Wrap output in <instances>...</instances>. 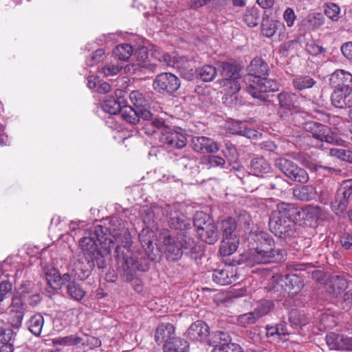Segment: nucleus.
<instances>
[{
    "instance_id": "nucleus-1",
    "label": "nucleus",
    "mask_w": 352,
    "mask_h": 352,
    "mask_svg": "<svg viewBox=\"0 0 352 352\" xmlns=\"http://www.w3.org/2000/svg\"><path fill=\"white\" fill-rule=\"evenodd\" d=\"M153 233L142 230L139 234L142 247L146 255L131 252V235L127 230L122 229L118 234H113L116 241L120 243L116 246L115 258L120 268L121 277L125 282H131L137 276V272H144L149 270L151 261H157L161 257V252L152 240Z\"/></svg>"
},
{
    "instance_id": "nucleus-2",
    "label": "nucleus",
    "mask_w": 352,
    "mask_h": 352,
    "mask_svg": "<svg viewBox=\"0 0 352 352\" xmlns=\"http://www.w3.org/2000/svg\"><path fill=\"white\" fill-rule=\"evenodd\" d=\"M250 252L246 258L257 264L280 262L286 257V251L276 248L273 237L269 233L258 230L248 237Z\"/></svg>"
},
{
    "instance_id": "nucleus-3",
    "label": "nucleus",
    "mask_w": 352,
    "mask_h": 352,
    "mask_svg": "<svg viewBox=\"0 0 352 352\" xmlns=\"http://www.w3.org/2000/svg\"><path fill=\"white\" fill-rule=\"evenodd\" d=\"M247 71L245 90L253 98L265 101L267 92L278 90L276 81L265 77L268 75L269 66L262 58H254L248 66Z\"/></svg>"
},
{
    "instance_id": "nucleus-4",
    "label": "nucleus",
    "mask_w": 352,
    "mask_h": 352,
    "mask_svg": "<svg viewBox=\"0 0 352 352\" xmlns=\"http://www.w3.org/2000/svg\"><path fill=\"white\" fill-rule=\"evenodd\" d=\"M107 237L103 232V228L99 226L94 230L85 233V236L79 241V247L84 254L87 265L82 269L90 272L94 267L104 270L107 267V262L98 249L99 245L106 244Z\"/></svg>"
},
{
    "instance_id": "nucleus-5",
    "label": "nucleus",
    "mask_w": 352,
    "mask_h": 352,
    "mask_svg": "<svg viewBox=\"0 0 352 352\" xmlns=\"http://www.w3.org/2000/svg\"><path fill=\"white\" fill-rule=\"evenodd\" d=\"M132 106L128 102L122 110V118L131 124L140 122L141 120L152 118V113L148 109V102L143 94L139 91H133L129 95Z\"/></svg>"
},
{
    "instance_id": "nucleus-6",
    "label": "nucleus",
    "mask_w": 352,
    "mask_h": 352,
    "mask_svg": "<svg viewBox=\"0 0 352 352\" xmlns=\"http://www.w3.org/2000/svg\"><path fill=\"white\" fill-rule=\"evenodd\" d=\"M219 72L222 76L219 83L224 90L230 94V98L233 100L234 95L239 92L241 88L246 87L245 76L241 74V67L236 64L223 62L219 67Z\"/></svg>"
},
{
    "instance_id": "nucleus-7",
    "label": "nucleus",
    "mask_w": 352,
    "mask_h": 352,
    "mask_svg": "<svg viewBox=\"0 0 352 352\" xmlns=\"http://www.w3.org/2000/svg\"><path fill=\"white\" fill-rule=\"evenodd\" d=\"M302 129L311 134V137L320 142L340 145L344 141L333 132L331 127L315 121H308L302 124Z\"/></svg>"
},
{
    "instance_id": "nucleus-8",
    "label": "nucleus",
    "mask_w": 352,
    "mask_h": 352,
    "mask_svg": "<svg viewBox=\"0 0 352 352\" xmlns=\"http://www.w3.org/2000/svg\"><path fill=\"white\" fill-rule=\"evenodd\" d=\"M160 142L167 149H180L187 144L186 135L184 129L177 126H169L166 123L159 136Z\"/></svg>"
},
{
    "instance_id": "nucleus-9",
    "label": "nucleus",
    "mask_w": 352,
    "mask_h": 352,
    "mask_svg": "<svg viewBox=\"0 0 352 352\" xmlns=\"http://www.w3.org/2000/svg\"><path fill=\"white\" fill-rule=\"evenodd\" d=\"M153 89L164 96H174L181 87L180 79L171 72H162L153 81Z\"/></svg>"
},
{
    "instance_id": "nucleus-10",
    "label": "nucleus",
    "mask_w": 352,
    "mask_h": 352,
    "mask_svg": "<svg viewBox=\"0 0 352 352\" xmlns=\"http://www.w3.org/2000/svg\"><path fill=\"white\" fill-rule=\"evenodd\" d=\"M275 166L287 178L294 182L306 183L309 180V175L307 171L290 160L280 157L276 160Z\"/></svg>"
},
{
    "instance_id": "nucleus-11",
    "label": "nucleus",
    "mask_w": 352,
    "mask_h": 352,
    "mask_svg": "<svg viewBox=\"0 0 352 352\" xmlns=\"http://www.w3.org/2000/svg\"><path fill=\"white\" fill-rule=\"evenodd\" d=\"M162 213L171 229L184 231L192 228L191 219L178 210L175 206H166Z\"/></svg>"
},
{
    "instance_id": "nucleus-12",
    "label": "nucleus",
    "mask_w": 352,
    "mask_h": 352,
    "mask_svg": "<svg viewBox=\"0 0 352 352\" xmlns=\"http://www.w3.org/2000/svg\"><path fill=\"white\" fill-rule=\"evenodd\" d=\"M269 226L276 236L287 243L298 235L297 224L294 221L270 220Z\"/></svg>"
},
{
    "instance_id": "nucleus-13",
    "label": "nucleus",
    "mask_w": 352,
    "mask_h": 352,
    "mask_svg": "<svg viewBox=\"0 0 352 352\" xmlns=\"http://www.w3.org/2000/svg\"><path fill=\"white\" fill-rule=\"evenodd\" d=\"M125 94L124 91L117 89L115 91L116 97H106L102 102V109L109 114L116 115L120 113L122 116L123 108L127 103V100L124 97Z\"/></svg>"
},
{
    "instance_id": "nucleus-14",
    "label": "nucleus",
    "mask_w": 352,
    "mask_h": 352,
    "mask_svg": "<svg viewBox=\"0 0 352 352\" xmlns=\"http://www.w3.org/2000/svg\"><path fill=\"white\" fill-rule=\"evenodd\" d=\"M297 215H300V211L294 204L281 202L278 204L276 208L271 212L270 220L296 221Z\"/></svg>"
},
{
    "instance_id": "nucleus-15",
    "label": "nucleus",
    "mask_w": 352,
    "mask_h": 352,
    "mask_svg": "<svg viewBox=\"0 0 352 352\" xmlns=\"http://www.w3.org/2000/svg\"><path fill=\"white\" fill-rule=\"evenodd\" d=\"M329 85L335 89L352 91V74L343 69H336L329 78Z\"/></svg>"
},
{
    "instance_id": "nucleus-16",
    "label": "nucleus",
    "mask_w": 352,
    "mask_h": 352,
    "mask_svg": "<svg viewBox=\"0 0 352 352\" xmlns=\"http://www.w3.org/2000/svg\"><path fill=\"white\" fill-rule=\"evenodd\" d=\"M177 237L183 254L192 260H197L201 256V246L197 244L192 238L186 234Z\"/></svg>"
},
{
    "instance_id": "nucleus-17",
    "label": "nucleus",
    "mask_w": 352,
    "mask_h": 352,
    "mask_svg": "<svg viewBox=\"0 0 352 352\" xmlns=\"http://www.w3.org/2000/svg\"><path fill=\"white\" fill-rule=\"evenodd\" d=\"M164 252L167 260L170 261H178L183 255L181 246L178 242V237L168 235L163 239Z\"/></svg>"
},
{
    "instance_id": "nucleus-18",
    "label": "nucleus",
    "mask_w": 352,
    "mask_h": 352,
    "mask_svg": "<svg viewBox=\"0 0 352 352\" xmlns=\"http://www.w3.org/2000/svg\"><path fill=\"white\" fill-rule=\"evenodd\" d=\"M193 150L202 154L215 153L219 150L218 144L205 136H195L191 139Z\"/></svg>"
},
{
    "instance_id": "nucleus-19",
    "label": "nucleus",
    "mask_w": 352,
    "mask_h": 352,
    "mask_svg": "<svg viewBox=\"0 0 352 352\" xmlns=\"http://www.w3.org/2000/svg\"><path fill=\"white\" fill-rule=\"evenodd\" d=\"M326 342L330 349L352 350V338L343 334L331 332L326 336Z\"/></svg>"
},
{
    "instance_id": "nucleus-20",
    "label": "nucleus",
    "mask_w": 352,
    "mask_h": 352,
    "mask_svg": "<svg viewBox=\"0 0 352 352\" xmlns=\"http://www.w3.org/2000/svg\"><path fill=\"white\" fill-rule=\"evenodd\" d=\"M212 278L217 284L226 285L235 280L236 274L232 266L223 265L212 271Z\"/></svg>"
},
{
    "instance_id": "nucleus-21",
    "label": "nucleus",
    "mask_w": 352,
    "mask_h": 352,
    "mask_svg": "<svg viewBox=\"0 0 352 352\" xmlns=\"http://www.w3.org/2000/svg\"><path fill=\"white\" fill-rule=\"evenodd\" d=\"M210 335L208 326L202 320L192 323L187 331V336L192 340L201 341Z\"/></svg>"
},
{
    "instance_id": "nucleus-22",
    "label": "nucleus",
    "mask_w": 352,
    "mask_h": 352,
    "mask_svg": "<svg viewBox=\"0 0 352 352\" xmlns=\"http://www.w3.org/2000/svg\"><path fill=\"white\" fill-rule=\"evenodd\" d=\"M175 327L170 323H162L158 325L155 333V340L158 344H166L169 340L176 338Z\"/></svg>"
},
{
    "instance_id": "nucleus-23",
    "label": "nucleus",
    "mask_w": 352,
    "mask_h": 352,
    "mask_svg": "<svg viewBox=\"0 0 352 352\" xmlns=\"http://www.w3.org/2000/svg\"><path fill=\"white\" fill-rule=\"evenodd\" d=\"M67 279L68 281L64 285L67 293L72 298L77 301L81 300L85 295V292L80 284L81 280H76L75 277L70 274Z\"/></svg>"
},
{
    "instance_id": "nucleus-24",
    "label": "nucleus",
    "mask_w": 352,
    "mask_h": 352,
    "mask_svg": "<svg viewBox=\"0 0 352 352\" xmlns=\"http://www.w3.org/2000/svg\"><path fill=\"white\" fill-rule=\"evenodd\" d=\"M279 28H284L283 23L270 18L265 13L263 14L261 23V33L264 36L267 38L272 37Z\"/></svg>"
},
{
    "instance_id": "nucleus-25",
    "label": "nucleus",
    "mask_w": 352,
    "mask_h": 352,
    "mask_svg": "<svg viewBox=\"0 0 352 352\" xmlns=\"http://www.w3.org/2000/svg\"><path fill=\"white\" fill-rule=\"evenodd\" d=\"M69 275V274L65 273L60 276L59 272L54 268L45 272L46 281L53 289H58L64 286L65 283L68 281Z\"/></svg>"
},
{
    "instance_id": "nucleus-26",
    "label": "nucleus",
    "mask_w": 352,
    "mask_h": 352,
    "mask_svg": "<svg viewBox=\"0 0 352 352\" xmlns=\"http://www.w3.org/2000/svg\"><path fill=\"white\" fill-rule=\"evenodd\" d=\"M263 185L267 189L276 192H281L287 188V182L280 175L276 173H270L265 176Z\"/></svg>"
},
{
    "instance_id": "nucleus-27",
    "label": "nucleus",
    "mask_w": 352,
    "mask_h": 352,
    "mask_svg": "<svg viewBox=\"0 0 352 352\" xmlns=\"http://www.w3.org/2000/svg\"><path fill=\"white\" fill-rule=\"evenodd\" d=\"M142 125V129L144 133L148 135H152L156 133L158 129L160 132L162 128L165 126L166 122L162 118H154L152 114V118L148 120H141L140 122Z\"/></svg>"
},
{
    "instance_id": "nucleus-28",
    "label": "nucleus",
    "mask_w": 352,
    "mask_h": 352,
    "mask_svg": "<svg viewBox=\"0 0 352 352\" xmlns=\"http://www.w3.org/2000/svg\"><path fill=\"white\" fill-rule=\"evenodd\" d=\"M221 230L223 234V239L237 238L239 230L236 220L232 217L223 220L221 223Z\"/></svg>"
},
{
    "instance_id": "nucleus-29",
    "label": "nucleus",
    "mask_w": 352,
    "mask_h": 352,
    "mask_svg": "<svg viewBox=\"0 0 352 352\" xmlns=\"http://www.w3.org/2000/svg\"><path fill=\"white\" fill-rule=\"evenodd\" d=\"M352 91H345L343 89H335L331 95V104L336 108L343 109L350 107V100L348 99Z\"/></svg>"
},
{
    "instance_id": "nucleus-30",
    "label": "nucleus",
    "mask_w": 352,
    "mask_h": 352,
    "mask_svg": "<svg viewBox=\"0 0 352 352\" xmlns=\"http://www.w3.org/2000/svg\"><path fill=\"white\" fill-rule=\"evenodd\" d=\"M280 109L292 110L297 107L298 97L295 94L282 91L277 96Z\"/></svg>"
},
{
    "instance_id": "nucleus-31",
    "label": "nucleus",
    "mask_w": 352,
    "mask_h": 352,
    "mask_svg": "<svg viewBox=\"0 0 352 352\" xmlns=\"http://www.w3.org/2000/svg\"><path fill=\"white\" fill-rule=\"evenodd\" d=\"M294 197L300 201H308L316 198V189L311 185L295 187L293 190Z\"/></svg>"
},
{
    "instance_id": "nucleus-32",
    "label": "nucleus",
    "mask_w": 352,
    "mask_h": 352,
    "mask_svg": "<svg viewBox=\"0 0 352 352\" xmlns=\"http://www.w3.org/2000/svg\"><path fill=\"white\" fill-rule=\"evenodd\" d=\"M177 165L181 173L187 175L194 171H197V164L195 157L189 155H184L177 161Z\"/></svg>"
},
{
    "instance_id": "nucleus-33",
    "label": "nucleus",
    "mask_w": 352,
    "mask_h": 352,
    "mask_svg": "<svg viewBox=\"0 0 352 352\" xmlns=\"http://www.w3.org/2000/svg\"><path fill=\"white\" fill-rule=\"evenodd\" d=\"M197 234L203 241L210 245L214 244L219 239V230L214 222L198 231Z\"/></svg>"
},
{
    "instance_id": "nucleus-34",
    "label": "nucleus",
    "mask_w": 352,
    "mask_h": 352,
    "mask_svg": "<svg viewBox=\"0 0 352 352\" xmlns=\"http://www.w3.org/2000/svg\"><path fill=\"white\" fill-rule=\"evenodd\" d=\"M327 285L329 293L338 296L348 287V282L343 276H335L330 278Z\"/></svg>"
},
{
    "instance_id": "nucleus-35",
    "label": "nucleus",
    "mask_w": 352,
    "mask_h": 352,
    "mask_svg": "<svg viewBox=\"0 0 352 352\" xmlns=\"http://www.w3.org/2000/svg\"><path fill=\"white\" fill-rule=\"evenodd\" d=\"M44 318L39 314L32 316L27 321L26 325L28 330L35 336H40L44 326Z\"/></svg>"
},
{
    "instance_id": "nucleus-36",
    "label": "nucleus",
    "mask_w": 352,
    "mask_h": 352,
    "mask_svg": "<svg viewBox=\"0 0 352 352\" xmlns=\"http://www.w3.org/2000/svg\"><path fill=\"white\" fill-rule=\"evenodd\" d=\"M164 352H188V342L180 338H173L164 344Z\"/></svg>"
},
{
    "instance_id": "nucleus-37",
    "label": "nucleus",
    "mask_w": 352,
    "mask_h": 352,
    "mask_svg": "<svg viewBox=\"0 0 352 352\" xmlns=\"http://www.w3.org/2000/svg\"><path fill=\"white\" fill-rule=\"evenodd\" d=\"M316 84V81L308 75L298 76L292 80L294 89L298 91L312 88Z\"/></svg>"
},
{
    "instance_id": "nucleus-38",
    "label": "nucleus",
    "mask_w": 352,
    "mask_h": 352,
    "mask_svg": "<svg viewBox=\"0 0 352 352\" xmlns=\"http://www.w3.org/2000/svg\"><path fill=\"white\" fill-rule=\"evenodd\" d=\"M250 168L254 175H267L268 173H270L271 166L264 158L255 157L251 160Z\"/></svg>"
},
{
    "instance_id": "nucleus-39",
    "label": "nucleus",
    "mask_w": 352,
    "mask_h": 352,
    "mask_svg": "<svg viewBox=\"0 0 352 352\" xmlns=\"http://www.w3.org/2000/svg\"><path fill=\"white\" fill-rule=\"evenodd\" d=\"M214 223L213 219L209 214L204 211L196 212L193 217L192 224L196 228V232L202 230L203 228L208 227Z\"/></svg>"
},
{
    "instance_id": "nucleus-40",
    "label": "nucleus",
    "mask_w": 352,
    "mask_h": 352,
    "mask_svg": "<svg viewBox=\"0 0 352 352\" xmlns=\"http://www.w3.org/2000/svg\"><path fill=\"white\" fill-rule=\"evenodd\" d=\"M157 66L151 63H142L138 64H129L124 66V71L126 73L137 74L139 72H148L153 74L157 71Z\"/></svg>"
},
{
    "instance_id": "nucleus-41",
    "label": "nucleus",
    "mask_w": 352,
    "mask_h": 352,
    "mask_svg": "<svg viewBox=\"0 0 352 352\" xmlns=\"http://www.w3.org/2000/svg\"><path fill=\"white\" fill-rule=\"evenodd\" d=\"M209 336V344L214 348L220 347L221 345H224L231 341L230 335L227 332L222 331L213 332Z\"/></svg>"
},
{
    "instance_id": "nucleus-42",
    "label": "nucleus",
    "mask_w": 352,
    "mask_h": 352,
    "mask_svg": "<svg viewBox=\"0 0 352 352\" xmlns=\"http://www.w3.org/2000/svg\"><path fill=\"white\" fill-rule=\"evenodd\" d=\"M239 244V241L237 238L223 239L219 252L223 256H229L236 251Z\"/></svg>"
},
{
    "instance_id": "nucleus-43",
    "label": "nucleus",
    "mask_w": 352,
    "mask_h": 352,
    "mask_svg": "<svg viewBox=\"0 0 352 352\" xmlns=\"http://www.w3.org/2000/svg\"><path fill=\"white\" fill-rule=\"evenodd\" d=\"M349 202L336 191L334 200L331 203V208L337 215L343 214L347 209Z\"/></svg>"
},
{
    "instance_id": "nucleus-44",
    "label": "nucleus",
    "mask_w": 352,
    "mask_h": 352,
    "mask_svg": "<svg viewBox=\"0 0 352 352\" xmlns=\"http://www.w3.org/2000/svg\"><path fill=\"white\" fill-rule=\"evenodd\" d=\"M54 343L63 346H78L80 344L85 345V340L82 337L75 334L63 338H58L54 340Z\"/></svg>"
},
{
    "instance_id": "nucleus-45",
    "label": "nucleus",
    "mask_w": 352,
    "mask_h": 352,
    "mask_svg": "<svg viewBox=\"0 0 352 352\" xmlns=\"http://www.w3.org/2000/svg\"><path fill=\"white\" fill-rule=\"evenodd\" d=\"M133 52V47L127 43L118 45L113 50V54L120 60H127Z\"/></svg>"
},
{
    "instance_id": "nucleus-46",
    "label": "nucleus",
    "mask_w": 352,
    "mask_h": 352,
    "mask_svg": "<svg viewBox=\"0 0 352 352\" xmlns=\"http://www.w3.org/2000/svg\"><path fill=\"white\" fill-rule=\"evenodd\" d=\"M197 74L199 78L205 82H210L214 80L217 74L216 67L206 65L197 70Z\"/></svg>"
},
{
    "instance_id": "nucleus-47",
    "label": "nucleus",
    "mask_w": 352,
    "mask_h": 352,
    "mask_svg": "<svg viewBox=\"0 0 352 352\" xmlns=\"http://www.w3.org/2000/svg\"><path fill=\"white\" fill-rule=\"evenodd\" d=\"M285 285L292 293H298L304 286L300 277L296 274L287 275L285 277Z\"/></svg>"
},
{
    "instance_id": "nucleus-48",
    "label": "nucleus",
    "mask_w": 352,
    "mask_h": 352,
    "mask_svg": "<svg viewBox=\"0 0 352 352\" xmlns=\"http://www.w3.org/2000/svg\"><path fill=\"white\" fill-rule=\"evenodd\" d=\"M244 21L249 27L256 26L260 21L258 9L255 7L247 8L244 14Z\"/></svg>"
},
{
    "instance_id": "nucleus-49",
    "label": "nucleus",
    "mask_w": 352,
    "mask_h": 352,
    "mask_svg": "<svg viewBox=\"0 0 352 352\" xmlns=\"http://www.w3.org/2000/svg\"><path fill=\"white\" fill-rule=\"evenodd\" d=\"M274 307V303L269 300H262L257 303L256 307L254 309V314L258 318L263 317L268 314Z\"/></svg>"
},
{
    "instance_id": "nucleus-50",
    "label": "nucleus",
    "mask_w": 352,
    "mask_h": 352,
    "mask_svg": "<svg viewBox=\"0 0 352 352\" xmlns=\"http://www.w3.org/2000/svg\"><path fill=\"white\" fill-rule=\"evenodd\" d=\"M329 155L343 161L352 162V152L347 149L340 148H329Z\"/></svg>"
},
{
    "instance_id": "nucleus-51",
    "label": "nucleus",
    "mask_w": 352,
    "mask_h": 352,
    "mask_svg": "<svg viewBox=\"0 0 352 352\" xmlns=\"http://www.w3.org/2000/svg\"><path fill=\"white\" fill-rule=\"evenodd\" d=\"M259 320L254 312L250 311L238 316V324L243 327L255 324Z\"/></svg>"
},
{
    "instance_id": "nucleus-52",
    "label": "nucleus",
    "mask_w": 352,
    "mask_h": 352,
    "mask_svg": "<svg viewBox=\"0 0 352 352\" xmlns=\"http://www.w3.org/2000/svg\"><path fill=\"white\" fill-rule=\"evenodd\" d=\"M337 192L349 202L352 196V179L342 181Z\"/></svg>"
},
{
    "instance_id": "nucleus-53",
    "label": "nucleus",
    "mask_w": 352,
    "mask_h": 352,
    "mask_svg": "<svg viewBox=\"0 0 352 352\" xmlns=\"http://www.w3.org/2000/svg\"><path fill=\"white\" fill-rule=\"evenodd\" d=\"M340 12V7L333 3H327L324 8L325 15L332 21H337L339 19Z\"/></svg>"
},
{
    "instance_id": "nucleus-54",
    "label": "nucleus",
    "mask_w": 352,
    "mask_h": 352,
    "mask_svg": "<svg viewBox=\"0 0 352 352\" xmlns=\"http://www.w3.org/2000/svg\"><path fill=\"white\" fill-rule=\"evenodd\" d=\"M307 23L309 28L316 30L324 24V18L322 14L315 13L308 16Z\"/></svg>"
},
{
    "instance_id": "nucleus-55",
    "label": "nucleus",
    "mask_w": 352,
    "mask_h": 352,
    "mask_svg": "<svg viewBox=\"0 0 352 352\" xmlns=\"http://www.w3.org/2000/svg\"><path fill=\"white\" fill-rule=\"evenodd\" d=\"M124 67L120 64L108 63L100 69V72L105 76H113L118 74Z\"/></svg>"
},
{
    "instance_id": "nucleus-56",
    "label": "nucleus",
    "mask_w": 352,
    "mask_h": 352,
    "mask_svg": "<svg viewBox=\"0 0 352 352\" xmlns=\"http://www.w3.org/2000/svg\"><path fill=\"white\" fill-rule=\"evenodd\" d=\"M293 158L309 169H316L315 164L311 162L310 157L306 153L300 152L293 153Z\"/></svg>"
},
{
    "instance_id": "nucleus-57",
    "label": "nucleus",
    "mask_w": 352,
    "mask_h": 352,
    "mask_svg": "<svg viewBox=\"0 0 352 352\" xmlns=\"http://www.w3.org/2000/svg\"><path fill=\"white\" fill-rule=\"evenodd\" d=\"M12 289V285L10 281L3 280L0 283V305L11 296Z\"/></svg>"
},
{
    "instance_id": "nucleus-58",
    "label": "nucleus",
    "mask_w": 352,
    "mask_h": 352,
    "mask_svg": "<svg viewBox=\"0 0 352 352\" xmlns=\"http://www.w3.org/2000/svg\"><path fill=\"white\" fill-rule=\"evenodd\" d=\"M212 352H243L241 346L231 341L220 347L213 348Z\"/></svg>"
},
{
    "instance_id": "nucleus-59",
    "label": "nucleus",
    "mask_w": 352,
    "mask_h": 352,
    "mask_svg": "<svg viewBox=\"0 0 352 352\" xmlns=\"http://www.w3.org/2000/svg\"><path fill=\"white\" fill-rule=\"evenodd\" d=\"M104 50L102 48L96 50L87 58V65L94 66L104 59Z\"/></svg>"
},
{
    "instance_id": "nucleus-60",
    "label": "nucleus",
    "mask_w": 352,
    "mask_h": 352,
    "mask_svg": "<svg viewBox=\"0 0 352 352\" xmlns=\"http://www.w3.org/2000/svg\"><path fill=\"white\" fill-rule=\"evenodd\" d=\"M23 316L24 311H14L12 310L10 318L11 325L15 329H19L21 325Z\"/></svg>"
},
{
    "instance_id": "nucleus-61",
    "label": "nucleus",
    "mask_w": 352,
    "mask_h": 352,
    "mask_svg": "<svg viewBox=\"0 0 352 352\" xmlns=\"http://www.w3.org/2000/svg\"><path fill=\"white\" fill-rule=\"evenodd\" d=\"M222 153L228 161H234L237 157L236 149L232 144L226 143Z\"/></svg>"
},
{
    "instance_id": "nucleus-62",
    "label": "nucleus",
    "mask_w": 352,
    "mask_h": 352,
    "mask_svg": "<svg viewBox=\"0 0 352 352\" xmlns=\"http://www.w3.org/2000/svg\"><path fill=\"white\" fill-rule=\"evenodd\" d=\"M14 333L10 329L2 330L0 332V342L2 344H12L11 342L14 339Z\"/></svg>"
},
{
    "instance_id": "nucleus-63",
    "label": "nucleus",
    "mask_w": 352,
    "mask_h": 352,
    "mask_svg": "<svg viewBox=\"0 0 352 352\" xmlns=\"http://www.w3.org/2000/svg\"><path fill=\"white\" fill-rule=\"evenodd\" d=\"M159 62L163 63L164 65L168 67H174L177 60L175 56H171L168 53H164L162 54H159L157 57H156Z\"/></svg>"
},
{
    "instance_id": "nucleus-64",
    "label": "nucleus",
    "mask_w": 352,
    "mask_h": 352,
    "mask_svg": "<svg viewBox=\"0 0 352 352\" xmlns=\"http://www.w3.org/2000/svg\"><path fill=\"white\" fill-rule=\"evenodd\" d=\"M341 245L346 250L352 248V234L349 232H344L340 236Z\"/></svg>"
}]
</instances>
